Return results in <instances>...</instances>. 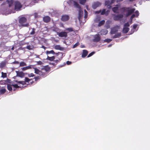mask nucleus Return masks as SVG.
I'll list each match as a JSON object with an SVG mask.
<instances>
[{
	"label": "nucleus",
	"instance_id": "423d86ee",
	"mask_svg": "<svg viewBox=\"0 0 150 150\" xmlns=\"http://www.w3.org/2000/svg\"><path fill=\"white\" fill-rule=\"evenodd\" d=\"M123 17V15L122 14H120L117 15H114L113 17L115 21L120 20Z\"/></svg>",
	"mask_w": 150,
	"mask_h": 150
},
{
	"label": "nucleus",
	"instance_id": "c85d7f7f",
	"mask_svg": "<svg viewBox=\"0 0 150 150\" xmlns=\"http://www.w3.org/2000/svg\"><path fill=\"white\" fill-rule=\"evenodd\" d=\"M6 82L7 81L6 80L1 81H0V84L2 85L5 84H6Z\"/></svg>",
	"mask_w": 150,
	"mask_h": 150
},
{
	"label": "nucleus",
	"instance_id": "4be33fe9",
	"mask_svg": "<svg viewBox=\"0 0 150 150\" xmlns=\"http://www.w3.org/2000/svg\"><path fill=\"white\" fill-rule=\"evenodd\" d=\"M6 91V89L4 88H0V94L1 95L4 94Z\"/></svg>",
	"mask_w": 150,
	"mask_h": 150
},
{
	"label": "nucleus",
	"instance_id": "de8ad7c7",
	"mask_svg": "<svg viewBox=\"0 0 150 150\" xmlns=\"http://www.w3.org/2000/svg\"><path fill=\"white\" fill-rule=\"evenodd\" d=\"M71 62L68 61L67 62V63L68 65L70 64H71Z\"/></svg>",
	"mask_w": 150,
	"mask_h": 150
},
{
	"label": "nucleus",
	"instance_id": "864d4df0",
	"mask_svg": "<svg viewBox=\"0 0 150 150\" xmlns=\"http://www.w3.org/2000/svg\"><path fill=\"white\" fill-rule=\"evenodd\" d=\"M36 57L39 58V55H36Z\"/></svg>",
	"mask_w": 150,
	"mask_h": 150
},
{
	"label": "nucleus",
	"instance_id": "3c124183",
	"mask_svg": "<svg viewBox=\"0 0 150 150\" xmlns=\"http://www.w3.org/2000/svg\"><path fill=\"white\" fill-rule=\"evenodd\" d=\"M35 78L36 80L38 79V77H35Z\"/></svg>",
	"mask_w": 150,
	"mask_h": 150
},
{
	"label": "nucleus",
	"instance_id": "aec40b11",
	"mask_svg": "<svg viewBox=\"0 0 150 150\" xmlns=\"http://www.w3.org/2000/svg\"><path fill=\"white\" fill-rule=\"evenodd\" d=\"M135 9L134 8L130 9L128 10L127 14V16L130 15L135 11Z\"/></svg>",
	"mask_w": 150,
	"mask_h": 150
},
{
	"label": "nucleus",
	"instance_id": "ddd939ff",
	"mask_svg": "<svg viewBox=\"0 0 150 150\" xmlns=\"http://www.w3.org/2000/svg\"><path fill=\"white\" fill-rule=\"evenodd\" d=\"M119 26H117L115 28L112 29L111 31V34H113L115 33L117 31V29L119 28Z\"/></svg>",
	"mask_w": 150,
	"mask_h": 150
},
{
	"label": "nucleus",
	"instance_id": "39448f33",
	"mask_svg": "<svg viewBox=\"0 0 150 150\" xmlns=\"http://www.w3.org/2000/svg\"><path fill=\"white\" fill-rule=\"evenodd\" d=\"M6 2L8 5L9 9L11 10L13 8V0H7Z\"/></svg>",
	"mask_w": 150,
	"mask_h": 150
},
{
	"label": "nucleus",
	"instance_id": "f704fd0d",
	"mask_svg": "<svg viewBox=\"0 0 150 150\" xmlns=\"http://www.w3.org/2000/svg\"><path fill=\"white\" fill-rule=\"evenodd\" d=\"M20 66H24L26 65V64L23 62H20Z\"/></svg>",
	"mask_w": 150,
	"mask_h": 150
},
{
	"label": "nucleus",
	"instance_id": "72a5a7b5",
	"mask_svg": "<svg viewBox=\"0 0 150 150\" xmlns=\"http://www.w3.org/2000/svg\"><path fill=\"white\" fill-rule=\"evenodd\" d=\"M26 48L29 50H31L33 49V47L32 46L28 45L26 47Z\"/></svg>",
	"mask_w": 150,
	"mask_h": 150
},
{
	"label": "nucleus",
	"instance_id": "c03bdc74",
	"mask_svg": "<svg viewBox=\"0 0 150 150\" xmlns=\"http://www.w3.org/2000/svg\"><path fill=\"white\" fill-rule=\"evenodd\" d=\"M28 76L29 77H33V76H34V74L33 73H31L28 74Z\"/></svg>",
	"mask_w": 150,
	"mask_h": 150
},
{
	"label": "nucleus",
	"instance_id": "2eb2a0df",
	"mask_svg": "<svg viewBox=\"0 0 150 150\" xmlns=\"http://www.w3.org/2000/svg\"><path fill=\"white\" fill-rule=\"evenodd\" d=\"M67 33L65 32H62L58 34L59 36L61 37H66L67 35Z\"/></svg>",
	"mask_w": 150,
	"mask_h": 150
},
{
	"label": "nucleus",
	"instance_id": "37998d69",
	"mask_svg": "<svg viewBox=\"0 0 150 150\" xmlns=\"http://www.w3.org/2000/svg\"><path fill=\"white\" fill-rule=\"evenodd\" d=\"M129 23H125L124 25V27H127L129 26Z\"/></svg>",
	"mask_w": 150,
	"mask_h": 150
},
{
	"label": "nucleus",
	"instance_id": "58836bf2",
	"mask_svg": "<svg viewBox=\"0 0 150 150\" xmlns=\"http://www.w3.org/2000/svg\"><path fill=\"white\" fill-rule=\"evenodd\" d=\"M100 17H97V18H96V19L95 20V21L96 22H98V21H99L100 20Z\"/></svg>",
	"mask_w": 150,
	"mask_h": 150
},
{
	"label": "nucleus",
	"instance_id": "e433bc0d",
	"mask_svg": "<svg viewBox=\"0 0 150 150\" xmlns=\"http://www.w3.org/2000/svg\"><path fill=\"white\" fill-rule=\"evenodd\" d=\"M84 12H85L84 18H86L87 17L88 13L85 9L84 10Z\"/></svg>",
	"mask_w": 150,
	"mask_h": 150
},
{
	"label": "nucleus",
	"instance_id": "dca6fc26",
	"mask_svg": "<svg viewBox=\"0 0 150 150\" xmlns=\"http://www.w3.org/2000/svg\"><path fill=\"white\" fill-rule=\"evenodd\" d=\"M94 41L95 42H98L100 40V38L99 35H96L94 37Z\"/></svg>",
	"mask_w": 150,
	"mask_h": 150
},
{
	"label": "nucleus",
	"instance_id": "b1692460",
	"mask_svg": "<svg viewBox=\"0 0 150 150\" xmlns=\"http://www.w3.org/2000/svg\"><path fill=\"white\" fill-rule=\"evenodd\" d=\"M108 31L105 30H102L101 31V35H105L107 34Z\"/></svg>",
	"mask_w": 150,
	"mask_h": 150
},
{
	"label": "nucleus",
	"instance_id": "473e14b6",
	"mask_svg": "<svg viewBox=\"0 0 150 150\" xmlns=\"http://www.w3.org/2000/svg\"><path fill=\"white\" fill-rule=\"evenodd\" d=\"M2 75L1 77L3 78H5L6 77L7 74L6 73H3V72H2L1 73Z\"/></svg>",
	"mask_w": 150,
	"mask_h": 150
},
{
	"label": "nucleus",
	"instance_id": "f257e3e1",
	"mask_svg": "<svg viewBox=\"0 0 150 150\" xmlns=\"http://www.w3.org/2000/svg\"><path fill=\"white\" fill-rule=\"evenodd\" d=\"M22 6L21 5L19 2L16 1L15 2L14 9L13 10L11 11H10L9 13H14V10H16L17 11L20 10V9L22 7Z\"/></svg>",
	"mask_w": 150,
	"mask_h": 150
},
{
	"label": "nucleus",
	"instance_id": "09e8293b",
	"mask_svg": "<svg viewBox=\"0 0 150 150\" xmlns=\"http://www.w3.org/2000/svg\"><path fill=\"white\" fill-rule=\"evenodd\" d=\"M34 16L35 18H37L38 17L37 16V13H34Z\"/></svg>",
	"mask_w": 150,
	"mask_h": 150
},
{
	"label": "nucleus",
	"instance_id": "5fc2aeb1",
	"mask_svg": "<svg viewBox=\"0 0 150 150\" xmlns=\"http://www.w3.org/2000/svg\"><path fill=\"white\" fill-rule=\"evenodd\" d=\"M58 55H60V56H62V54H61V53H59V54H58Z\"/></svg>",
	"mask_w": 150,
	"mask_h": 150
},
{
	"label": "nucleus",
	"instance_id": "f3484780",
	"mask_svg": "<svg viewBox=\"0 0 150 150\" xmlns=\"http://www.w3.org/2000/svg\"><path fill=\"white\" fill-rule=\"evenodd\" d=\"M120 6L118 5H117L116 6L113 7L112 8V11L114 13H117L118 11V8Z\"/></svg>",
	"mask_w": 150,
	"mask_h": 150
},
{
	"label": "nucleus",
	"instance_id": "a878e982",
	"mask_svg": "<svg viewBox=\"0 0 150 150\" xmlns=\"http://www.w3.org/2000/svg\"><path fill=\"white\" fill-rule=\"evenodd\" d=\"M54 59V56H52L51 57H49V56H47V59L50 60L51 61H52Z\"/></svg>",
	"mask_w": 150,
	"mask_h": 150
},
{
	"label": "nucleus",
	"instance_id": "bf43d9fd",
	"mask_svg": "<svg viewBox=\"0 0 150 150\" xmlns=\"http://www.w3.org/2000/svg\"><path fill=\"white\" fill-rule=\"evenodd\" d=\"M110 46H111V45H109L108 46V47H110Z\"/></svg>",
	"mask_w": 150,
	"mask_h": 150
},
{
	"label": "nucleus",
	"instance_id": "49530a36",
	"mask_svg": "<svg viewBox=\"0 0 150 150\" xmlns=\"http://www.w3.org/2000/svg\"><path fill=\"white\" fill-rule=\"evenodd\" d=\"M66 30L69 31H73L72 29L71 28H68Z\"/></svg>",
	"mask_w": 150,
	"mask_h": 150
},
{
	"label": "nucleus",
	"instance_id": "412c9836",
	"mask_svg": "<svg viewBox=\"0 0 150 150\" xmlns=\"http://www.w3.org/2000/svg\"><path fill=\"white\" fill-rule=\"evenodd\" d=\"M32 66H33L32 65H29V66H27L26 67H23L22 69V70L23 71H25V70H27V69H30L31 68Z\"/></svg>",
	"mask_w": 150,
	"mask_h": 150
},
{
	"label": "nucleus",
	"instance_id": "6ab92c4d",
	"mask_svg": "<svg viewBox=\"0 0 150 150\" xmlns=\"http://www.w3.org/2000/svg\"><path fill=\"white\" fill-rule=\"evenodd\" d=\"M43 21L46 22L47 23L50 21V18L49 16H46L44 17L43 18Z\"/></svg>",
	"mask_w": 150,
	"mask_h": 150
},
{
	"label": "nucleus",
	"instance_id": "6e6552de",
	"mask_svg": "<svg viewBox=\"0 0 150 150\" xmlns=\"http://www.w3.org/2000/svg\"><path fill=\"white\" fill-rule=\"evenodd\" d=\"M12 86H13L15 88H18L19 87V86L17 85V84H14L11 85L8 84L7 85L8 89L10 91H11L12 90Z\"/></svg>",
	"mask_w": 150,
	"mask_h": 150
},
{
	"label": "nucleus",
	"instance_id": "4c0bfd02",
	"mask_svg": "<svg viewBox=\"0 0 150 150\" xmlns=\"http://www.w3.org/2000/svg\"><path fill=\"white\" fill-rule=\"evenodd\" d=\"M112 40V39H108L105 40H104V41L105 42H110Z\"/></svg>",
	"mask_w": 150,
	"mask_h": 150
},
{
	"label": "nucleus",
	"instance_id": "bb28decb",
	"mask_svg": "<svg viewBox=\"0 0 150 150\" xmlns=\"http://www.w3.org/2000/svg\"><path fill=\"white\" fill-rule=\"evenodd\" d=\"M129 30V28L125 27L123 29V32L124 33H126L128 32Z\"/></svg>",
	"mask_w": 150,
	"mask_h": 150
},
{
	"label": "nucleus",
	"instance_id": "1a4fd4ad",
	"mask_svg": "<svg viewBox=\"0 0 150 150\" xmlns=\"http://www.w3.org/2000/svg\"><path fill=\"white\" fill-rule=\"evenodd\" d=\"M69 18V16L67 15H63L62 16L61 20L63 21H65L68 20Z\"/></svg>",
	"mask_w": 150,
	"mask_h": 150
},
{
	"label": "nucleus",
	"instance_id": "603ef678",
	"mask_svg": "<svg viewBox=\"0 0 150 150\" xmlns=\"http://www.w3.org/2000/svg\"><path fill=\"white\" fill-rule=\"evenodd\" d=\"M41 47H42V48H44V49H45V48H46L44 46H42Z\"/></svg>",
	"mask_w": 150,
	"mask_h": 150
},
{
	"label": "nucleus",
	"instance_id": "c756f323",
	"mask_svg": "<svg viewBox=\"0 0 150 150\" xmlns=\"http://www.w3.org/2000/svg\"><path fill=\"white\" fill-rule=\"evenodd\" d=\"M137 25L136 24H135L133 25V29H132V31H133L132 33L134 32L135 31V30H136V29L137 28Z\"/></svg>",
	"mask_w": 150,
	"mask_h": 150
},
{
	"label": "nucleus",
	"instance_id": "9d476101",
	"mask_svg": "<svg viewBox=\"0 0 150 150\" xmlns=\"http://www.w3.org/2000/svg\"><path fill=\"white\" fill-rule=\"evenodd\" d=\"M101 3L98 2H97L93 3L92 6L93 9H96L99 6L101 5Z\"/></svg>",
	"mask_w": 150,
	"mask_h": 150
},
{
	"label": "nucleus",
	"instance_id": "4d7b16f0",
	"mask_svg": "<svg viewBox=\"0 0 150 150\" xmlns=\"http://www.w3.org/2000/svg\"><path fill=\"white\" fill-rule=\"evenodd\" d=\"M16 63H17V64H18V63L19 62H15Z\"/></svg>",
	"mask_w": 150,
	"mask_h": 150
},
{
	"label": "nucleus",
	"instance_id": "f03ea898",
	"mask_svg": "<svg viewBox=\"0 0 150 150\" xmlns=\"http://www.w3.org/2000/svg\"><path fill=\"white\" fill-rule=\"evenodd\" d=\"M75 5L77 8H78L79 9V16L78 17V18L79 20H80V19L81 17L83 16V11L81 10V8L79 6V5L77 3H75Z\"/></svg>",
	"mask_w": 150,
	"mask_h": 150
},
{
	"label": "nucleus",
	"instance_id": "9b49d317",
	"mask_svg": "<svg viewBox=\"0 0 150 150\" xmlns=\"http://www.w3.org/2000/svg\"><path fill=\"white\" fill-rule=\"evenodd\" d=\"M30 80L28 78H25V81H18V84H21L23 85H24L25 84V82H29V81Z\"/></svg>",
	"mask_w": 150,
	"mask_h": 150
},
{
	"label": "nucleus",
	"instance_id": "393cba45",
	"mask_svg": "<svg viewBox=\"0 0 150 150\" xmlns=\"http://www.w3.org/2000/svg\"><path fill=\"white\" fill-rule=\"evenodd\" d=\"M54 48L55 49L57 50H63V48L62 47H61L59 45H55L54 47Z\"/></svg>",
	"mask_w": 150,
	"mask_h": 150
},
{
	"label": "nucleus",
	"instance_id": "5701e85b",
	"mask_svg": "<svg viewBox=\"0 0 150 150\" xmlns=\"http://www.w3.org/2000/svg\"><path fill=\"white\" fill-rule=\"evenodd\" d=\"M88 53V52L87 50H83V54L82 55V57H85L87 55Z\"/></svg>",
	"mask_w": 150,
	"mask_h": 150
},
{
	"label": "nucleus",
	"instance_id": "a18cd8bd",
	"mask_svg": "<svg viewBox=\"0 0 150 150\" xmlns=\"http://www.w3.org/2000/svg\"><path fill=\"white\" fill-rule=\"evenodd\" d=\"M37 64L38 65H42V63L40 61L37 62Z\"/></svg>",
	"mask_w": 150,
	"mask_h": 150
},
{
	"label": "nucleus",
	"instance_id": "f8f14e48",
	"mask_svg": "<svg viewBox=\"0 0 150 150\" xmlns=\"http://www.w3.org/2000/svg\"><path fill=\"white\" fill-rule=\"evenodd\" d=\"M16 72L17 74V76H18L23 77L24 76V74L23 73L22 71H16Z\"/></svg>",
	"mask_w": 150,
	"mask_h": 150
},
{
	"label": "nucleus",
	"instance_id": "cd10ccee",
	"mask_svg": "<svg viewBox=\"0 0 150 150\" xmlns=\"http://www.w3.org/2000/svg\"><path fill=\"white\" fill-rule=\"evenodd\" d=\"M46 54H55L54 51L53 50H51L50 51H47L46 52Z\"/></svg>",
	"mask_w": 150,
	"mask_h": 150
},
{
	"label": "nucleus",
	"instance_id": "4468645a",
	"mask_svg": "<svg viewBox=\"0 0 150 150\" xmlns=\"http://www.w3.org/2000/svg\"><path fill=\"white\" fill-rule=\"evenodd\" d=\"M135 14H133V15H132V16L131 17L130 20H131V22H130V24L131 23V22H132V19L134 17H137L139 15V12H138V11H135Z\"/></svg>",
	"mask_w": 150,
	"mask_h": 150
},
{
	"label": "nucleus",
	"instance_id": "ea45409f",
	"mask_svg": "<svg viewBox=\"0 0 150 150\" xmlns=\"http://www.w3.org/2000/svg\"><path fill=\"white\" fill-rule=\"evenodd\" d=\"M95 53V52H92L90 53L89 54H88V57H89L93 55Z\"/></svg>",
	"mask_w": 150,
	"mask_h": 150
},
{
	"label": "nucleus",
	"instance_id": "052dcab7",
	"mask_svg": "<svg viewBox=\"0 0 150 150\" xmlns=\"http://www.w3.org/2000/svg\"><path fill=\"white\" fill-rule=\"evenodd\" d=\"M84 47V46H82V47Z\"/></svg>",
	"mask_w": 150,
	"mask_h": 150
},
{
	"label": "nucleus",
	"instance_id": "7c9ffc66",
	"mask_svg": "<svg viewBox=\"0 0 150 150\" xmlns=\"http://www.w3.org/2000/svg\"><path fill=\"white\" fill-rule=\"evenodd\" d=\"M105 21L104 20H102L100 21L98 25V26H101L103 24L105 23Z\"/></svg>",
	"mask_w": 150,
	"mask_h": 150
},
{
	"label": "nucleus",
	"instance_id": "c9c22d12",
	"mask_svg": "<svg viewBox=\"0 0 150 150\" xmlns=\"http://www.w3.org/2000/svg\"><path fill=\"white\" fill-rule=\"evenodd\" d=\"M121 36V34L120 33H117L115 35L114 37L113 38H117Z\"/></svg>",
	"mask_w": 150,
	"mask_h": 150
},
{
	"label": "nucleus",
	"instance_id": "0eeeda50",
	"mask_svg": "<svg viewBox=\"0 0 150 150\" xmlns=\"http://www.w3.org/2000/svg\"><path fill=\"white\" fill-rule=\"evenodd\" d=\"M115 1V0H112L110 2L109 1H106L105 2V5L107 6L108 8H110L111 6L110 5Z\"/></svg>",
	"mask_w": 150,
	"mask_h": 150
},
{
	"label": "nucleus",
	"instance_id": "2f4dec72",
	"mask_svg": "<svg viewBox=\"0 0 150 150\" xmlns=\"http://www.w3.org/2000/svg\"><path fill=\"white\" fill-rule=\"evenodd\" d=\"M86 1V0H79V3L82 4H84Z\"/></svg>",
	"mask_w": 150,
	"mask_h": 150
},
{
	"label": "nucleus",
	"instance_id": "6e6d98bb",
	"mask_svg": "<svg viewBox=\"0 0 150 150\" xmlns=\"http://www.w3.org/2000/svg\"><path fill=\"white\" fill-rule=\"evenodd\" d=\"M14 49V47H12V48H11V50H13Z\"/></svg>",
	"mask_w": 150,
	"mask_h": 150
},
{
	"label": "nucleus",
	"instance_id": "13d9d810",
	"mask_svg": "<svg viewBox=\"0 0 150 150\" xmlns=\"http://www.w3.org/2000/svg\"><path fill=\"white\" fill-rule=\"evenodd\" d=\"M86 8L87 9V10H88V6H86Z\"/></svg>",
	"mask_w": 150,
	"mask_h": 150
},
{
	"label": "nucleus",
	"instance_id": "20e7f679",
	"mask_svg": "<svg viewBox=\"0 0 150 150\" xmlns=\"http://www.w3.org/2000/svg\"><path fill=\"white\" fill-rule=\"evenodd\" d=\"M26 19L24 17H22L19 20V23L24 26H28V24H24L26 21Z\"/></svg>",
	"mask_w": 150,
	"mask_h": 150
},
{
	"label": "nucleus",
	"instance_id": "79ce46f5",
	"mask_svg": "<svg viewBox=\"0 0 150 150\" xmlns=\"http://www.w3.org/2000/svg\"><path fill=\"white\" fill-rule=\"evenodd\" d=\"M35 33V29H32V31L31 32L30 34L32 35H33Z\"/></svg>",
	"mask_w": 150,
	"mask_h": 150
},
{
	"label": "nucleus",
	"instance_id": "a211bd4d",
	"mask_svg": "<svg viewBox=\"0 0 150 150\" xmlns=\"http://www.w3.org/2000/svg\"><path fill=\"white\" fill-rule=\"evenodd\" d=\"M33 69H34L35 73L39 74L40 75H42V72L40 70L36 68H33Z\"/></svg>",
	"mask_w": 150,
	"mask_h": 150
},
{
	"label": "nucleus",
	"instance_id": "a19ab883",
	"mask_svg": "<svg viewBox=\"0 0 150 150\" xmlns=\"http://www.w3.org/2000/svg\"><path fill=\"white\" fill-rule=\"evenodd\" d=\"M79 43L77 42L73 46V48H74L75 47H76L77 46H78L79 45Z\"/></svg>",
	"mask_w": 150,
	"mask_h": 150
},
{
	"label": "nucleus",
	"instance_id": "8fccbe9b",
	"mask_svg": "<svg viewBox=\"0 0 150 150\" xmlns=\"http://www.w3.org/2000/svg\"><path fill=\"white\" fill-rule=\"evenodd\" d=\"M122 1H123V0H117V2H119Z\"/></svg>",
	"mask_w": 150,
	"mask_h": 150
},
{
	"label": "nucleus",
	"instance_id": "7ed1b4c3",
	"mask_svg": "<svg viewBox=\"0 0 150 150\" xmlns=\"http://www.w3.org/2000/svg\"><path fill=\"white\" fill-rule=\"evenodd\" d=\"M109 12V11L107 10V11H106L105 9H104L102 11H101V10L95 11L94 13L95 14H99L100 13V14L101 15L105 14L106 15H107L108 14Z\"/></svg>",
	"mask_w": 150,
	"mask_h": 150
}]
</instances>
